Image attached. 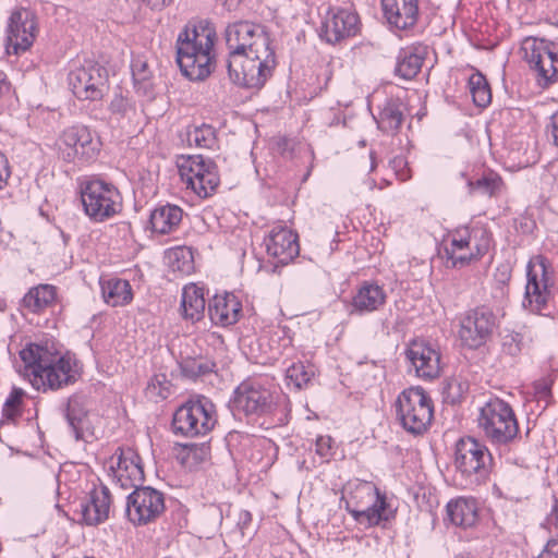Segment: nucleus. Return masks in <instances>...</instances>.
Instances as JSON below:
<instances>
[{
	"label": "nucleus",
	"mask_w": 558,
	"mask_h": 558,
	"mask_svg": "<svg viewBox=\"0 0 558 558\" xmlns=\"http://www.w3.org/2000/svg\"><path fill=\"white\" fill-rule=\"evenodd\" d=\"M36 29L34 14L31 11L21 9L11 14L8 26V41L15 53L26 51L33 45Z\"/></svg>",
	"instance_id": "21"
},
{
	"label": "nucleus",
	"mask_w": 558,
	"mask_h": 558,
	"mask_svg": "<svg viewBox=\"0 0 558 558\" xmlns=\"http://www.w3.org/2000/svg\"><path fill=\"white\" fill-rule=\"evenodd\" d=\"M425 54L426 48L422 46L402 49L395 69L396 75L405 81L414 78L423 65Z\"/></svg>",
	"instance_id": "28"
},
{
	"label": "nucleus",
	"mask_w": 558,
	"mask_h": 558,
	"mask_svg": "<svg viewBox=\"0 0 558 558\" xmlns=\"http://www.w3.org/2000/svg\"><path fill=\"white\" fill-rule=\"evenodd\" d=\"M371 159H372V167H371V169L373 170L375 168V161H374L373 154H371Z\"/></svg>",
	"instance_id": "58"
},
{
	"label": "nucleus",
	"mask_w": 558,
	"mask_h": 558,
	"mask_svg": "<svg viewBox=\"0 0 558 558\" xmlns=\"http://www.w3.org/2000/svg\"><path fill=\"white\" fill-rule=\"evenodd\" d=\"M531 338L522 332L511 331L502 337V353L510 356H518L530 345Z\"/></svg>",
	"instance_id": "38"
},
{
	"label": "nucleus",
	"mask_w": 558,
	"mask_h": 558,
	"mask_svg": "<svg viewBox=\"0 0 558 558\" xmlns=\"http://www.w3.org/2000/svg\"><path fill=\"white\" fill-rule=\"evenodd\" d=\"M538 558H558V541H548L545 549L539 554Z\"/></svg>",
	"instance_id": "51"
},
{
	"label": "nucleus",
	"mask_w": 558,
	"mask_h": 558,
	"mask_svg": "<svg viewBox=\"0 0 558 558\" xmlns=\"http://www.w3.org/2000/svg\"><path fill=\"white\" fill-rule=\"evenodd\" d=\"M179 172L186 186L202 198L211 196L220 183L217 165L202 155L184 158Z\"/></svg>",
	"instance_id": "13"
},
{
	"label": "nucleus",
	"mask_w": 558,
	"mask_h": 558,
	"mask_svg": "<svg viewBox=\"0 0 558 558\" xmlns=\"http://www.w3.org/2000/svg\"><path fill=\"white\" fill-rule=\"evenodd\" d=\"M57 298L56 287L39 284L32 288L23 298V305L33 313H39L51 306Z\"/></svg>",
	"instance_id": "33"
},
{
	"label": "nucleus",
	"mask_w": 558,
	"mask_h": 558,
	"mask_svg": "<svg viewBox=\"0 0 558 558\" xmlns=\"http://www.w3.org/2000/svg\"><path fill=\"white\" fill-rule=\"evenodd\" d=\"M386 293L381 287L365 282L353 296L352 306L355 312L369 313L378 310L386 302Z\"/></svg>",
	"instance_id": "29"
},
{
	"label": "nucleus",
	"mask_w": 558,
	"mask_h": 558,
	"mask_svg": "<svg viewBox=\"0 0 558 558\" xmlns=\"http://www.w3.org/2000/svg\"><path fill=\"white\" fill-rule=\"evenodd\" d=\"M381 7L387 22L398 29H408L417 22V0H381Z\"/></svg>",
	"instance_id": "24"
},
{
	"label": "nucleus",
	"mask_w": 558,
	"mask_h": 558,
	"mask_svg": "<svg viewBox=\"0 0 558 558\" xmlns=\"http://www.w3.org/2000/svg\"><path fill=\"white\" fill-rule=\"evenodd\" d=\"M110 504V490L102 485L93 489L88 498L80 502L76 512L87 525H96L108 519Z\"/></svg>",
	"instance_id": "23"
},
{
	"label": "nucleus",
	"mask_w": 558,
	"mask_h": 558,
	"mask_svg": "<svg viewBox=\"0 0 558 558\" xmlns=\"http://www.w3.org/2000/svg\"><path fill=\"white\" fill-rule=\"evenodd\" d=\"M25 392L22 388L14 387L3 404V416L14 421L21 415V405Z\"/></svg>",
	"instance_id": "41"
},
{
	"label": "nucleus",
	"mask_w": 558,
	"mask_h": 558,
	"mask_svg": "<svg viewBox=\"0 0 558 558\" xmlns=\"http://www.w3.org/2000/svg\"><path fill=\"white\" fill-rule=\"evenodd\" d=\"M182 209L177 205L166 204L156 207L149 217L153 231L160 234L174 231L182 220Z\"/></svg>",
	"instance_id": "27"
},
{
	"label": "nucleus",
	"mask_w": 558,
	"mask_h": 558,
	"mask_svg": "<svg viewBox=\"0 0 558 558\" xmlns=\"http://www.w3.org/2000/svg\"><path fill=\"white\" fill-rule=\"evenodd\" d=\"M81 201L85 214L95 222L113 217L122 207L118 189L101 180H90L82 184Z\"/></svg>",
	"instance_id": "10"
},
{
	"label": "nucleus",
	"mask_w": 558,
	"mask_h": 558,
	"mask_svg": "<svg viewBox=\"0 0 558 558\" xmlns=\"http://www.w3.org/2000/svg\"><path fill=\"white\" fill-rule=\"evenodd\" d=\"M469 88L475 106L487 107L492 101V90L486 77L480 73H473L469 78Z\"/></svg>",
	"instance_id": "36"
},
{
	"label": "nucleus",
	"mask_w": 558,
	"mask_h": 558,
	"mask_svg": "<svg viewBox=\"0 0 558 558\" xmlns=\"http://www.w3.org/2000/svg\"><path fill=\"white\" fill-rule=\"evenodd\" d=\"M230 405L232 411L262 416L274 411L276 401L272 392L259 381L245 380L234 390Z\"/></svg>",
	"instance_id": "16"
},
{
	"label": "nucleus",
	"mask_w": 558,
	"mask_h": 558,
	"mask_svg": "<svg viewBox=\"0 0 558 558\" xmlns=\"http://www.w3.org/2000/svg\"><path fill=\"white\" fill-rule=\"evenodd\" d=\"M347 509L353 519L365 527L385 525L395 518V510L388 504L386 495L371 482L349 484Z\"/></svg>",
	"instance_id": "5"
},
{
	"label": "nucleus",
	"mask_w": 558,
	"mask_h": 558,
	"mask_svg": "<svg viewBox=\"0 0 558 558\" xmlns=\"http://www.w3.org/2000/svg\"><path fill=\"white\" fill-rule=\"evenodd\" d=\"M58 147L61 158L66 162L77 158L88 160L98 151V142L94 141L87 126L73 125L62 132Z\"/></svg>",
	"instance_id": "18"
},
{
	"label": "nucleus",
	"mask_w": 558,
	"mask_h": 558,
	"mask_svg": "<svg viewBox=\"0 0 558 558\" xmlns=\"http://www.w3.org/2000/svg\"><path fill=\"white\" fill-rule=\"evenodd\" d=\"M72 93L83 100H99L108 90L109 74L105 66L94 61H85L68 75Z\"/></svg>",
	"instance_id": "14"
},
{
	"label": "nucleus",
	"mask_w": 558,
	"mask_h": 558,
	"mask_svg": "<svg viewBox=\"0 0 558 558\" xmlns=\"http://www.w3.org/2000/svg\"><path fill=\"white\" fill-rule=\"evenodd\" d=\"M24 363V376L36 389L57 390L75 381L74 362L61 355L52 344L29 343L20 352Z\"/></svg>",
	"instance_id": "2"
},
{
	"label": "nucleus",
	"mask_w": 558,
	"mask_h": 558,
	"mask_svg": "<svg viewBox=\"0 0 558 558\" xmlns=\"http://www.w3.org/2000/svg\"><path fill=\"white\" fill-rule=\"evenodd\" d=\"M226 66L230 80L244 88L260 89L272 75L276 66L275 52L271 47L265 52H253L243 58L227 59Z\"/></svg>",
	"instance_id": "7"
},
{
	"label": "nucleus",
	"mask_w": 558,
	"mask_h": 558,
	"mask_svg": "<svg viewBox=\"0 0 558 558\" xmlns=\"http://www.w3.org/2000/svg\"><path fill=\"white\" fill-rule=\"evenodd\" d=\"M390 167L396 172V175L401 181H407L411 178L408 162L403 156H396L390 160Z\"/></svg>",
	"instance_id": "46"
},
{
	"label": "nucleus",
	"mask_w": 558,
	"mask_h": 558,
	"mask_svg": "<svg viewBox=\"0 0 558 558\" xmlns=\"http://www.w3.org/2000/svg\"><path fill=\"white\" fill-rule=\"evenodd\" d=\"M447 517L451 523L461 527H471L477 521V507L474 499L458 498L447 505Z\"/></svg>",
	"instance_id": "31"
},
{
	"label": "nucleus",
	"mask_w": 558,
	"mask_h": 558,
	"mask_svg": "<svg viewBox=\"0 0 558 558\" xmlns=\"http://www.w3.org/2000/svg\"><path fill=\"white\" fill-rule=\"evenodd\" d=\"M190 143L201 148H211L216 143V130L209 124L195 126L187 133Z\"/></svg>",
	"instance_id": "39"
},
{
	"label": "nucleus",
	"mask_w": 558,
	"mask_h": 558,
	"mask_svg": "<svg viewBox=\"0 0 558 558\" xmlns=\"http://www.w3.org/2000/svg\"><path fill=\"white\" fill-rule=\"evenodd\" d=\"M477 422L486 440L497 448H508L521 439L512 407L499 398H490L481 408Z\"/></svg>",
	"instance_id": "4"
},
{
	"label": "nucleus",
	"mask_w": 558,
	"mask_h": 558,
	"mask_svg": "<svg viewBox=\"0 0 558 558\" xmlns=\"http://www.w3.org/2000/svg\"><path fill=\"white\" fill-rule=\"evenodd\" d=\"M228 59L252 56L253 52H265L270 47V37L266 28L250 21H236L228 24L225 31Z\"/></svg>",
	"instance_id": "11"
},
{
	"label": "nucleus",
	"mask_w": 558,
	"mask_h": 558,
	"mask_svg": "<svg viewBox=\"0 0 558 558\" xmlns=\"http://www.w3.org/2000/svg\"><path fill=\"white\" fill-rule=\"evenodd\" d=\"M548 522L558 529V498H555L551 511L547 518Z\"/></svg>",
	"instance_id": "54"
},
{
	"label": "nucleus",
	"mask_w": 558,
	"mask_h": 558,
	"mask_svg": "<svg viewBox=\"0 0 558 558\" xmlns=\"http://www.w3.org/2000/svg\"><path fill=\"white\" fill-rule=\"evenodd\" d=\"M215 40L216 32L207 24L184 27L177 39V62L183 75L192 81L209 76L215 63Z\"/></svg>",
	"instance_id": "3"
},
{
	"label": "nucleus",
	"mask_w": 558,
	"mask_h": 558,
	"mask_svg": "<svg viewBox=\"0 0 558 558\" xmlns=\"http://www.w3.org/2000/svg\"><path fill=\"white\" fill-rule=\"evenodd\" d=\"M11 84L4 72L0 71V99L10 93Z\"/></svg>",
	"instance_id": "53"
},
{
	"label": "nucleus",
	"mask_w": 558,
	"mask_h": 558,
	"mask_svg": "<svg viewBox=\"0 0 558 558\" xmlns=\"http://www.w3.org/2000/svg\"><path fill=\"white\" fill-rule=\"evenodd\" d=\"M181 371L185 377L196 378L198 376L210 373L211 366L206 362H202L195 359H187L181 363Z\"/></svg>",
	"instance_id": "44"
},
{
	"label": "nucleus",
	"mask_w": 558,
	"mask_h": 558,
	"mask_svg": "<svg viewBox=\"0 0 558 558\" xmlns=\"http://www.w3.org/2000/svg\"><path fill=\"white\" fill-rule=\"evenodd\" d=\"M151 9H159L166 5L169 0H144Z\"/></svg>",
	"instance_id": "55"
},
{
	"label": "nucleus",
	"mask_w": 558,
	"mask_h": 558,
	"mask_svg": "<svg viewBox=\"0 0 558 558\" xmlns=\"http://www.w3.org/2000/svg\"><path fill=\"white\" fill-rule=\"evenodd\" d=\"M360 31V19L347 9L331 10L323 23L320 36L329 44L355 36Z\"/></svg>",
	"instance_id": "20"
},
{
	"label": "nucleus",
	"mask_w": 558,
	"mask_h": 558,
	"mask_svg": "<svg viewBox=\"0 0 558 558\" xmlns=\"http://www.w3.org/2000/svg\"><path fill=\"white\" fill-rule=\"evenodd\" d=\"M536 395L539 398H548L551 393V386L546 380H541L535 385Z\"/></svg>",
	"instance_id": "52"
},
{
	"label": "nucleus",
	"mask_w": 558,
	"mask_h": 558,
	"mask_svg": "<svg viewBox=\"0 0 558 558\" xmlns=\"http://www.w3.org/2000/svg\"><path fill=\"white\" fill-rule=\"evenodd\" d=\"M522 50L524 52V60L529 63L530 68L536 72L539 64L544 61L553 62V51L547 47L544 40L527 39L524 41ZM553 66V64H549Z\"/></svg>",
	"instance_id": "35"
},
{
	"label": "nucleus",
	"mask_w": 558,
	"mask_h": 558,
	"mask_svg": "<svg viewBox=\"0 0 558 558\" xmlns=\"http://www.w3.org/2000/svg\"><path fill=\"white\" fill-rule=\"evenodd\" d=\"M405 357L417 377L433 380L440 376L441 354L437 345L423 339H414L408 344Z\"/></svg>",
	"instance_id": "19"
},
{
	"label": "nucleus",
	"mask_w": 558,
	"mask_h": 558,
	"mask_svg": "<svg viewBox=\"0 0 558 558\" xmlns=\"http://www.w3.org/2000/svg\"><path fill=\"white\" fill-rule=\"evenodd\" d=\"M217 423L215 404L204 396H197L183 403L173 414L172 428L175 434L186 437L206 435Z\"/></svg>",
	"instance_id": "9"
},
{
	"label": "nucleus",
	"mask_w": 558,
	"mask_h": 558,
	"mask_svg": "<svg viewBox=\"0 0 558 558\" xmlns=\"http://www.w3.org/2000/svg\"><path fill=\"white\" fill-rule=\"evenodd\" d=\"M242 304L233 293L216 294L208 305V314L216 325L230 326L241 316Z\"/></svg>",
	"instance_id": "25"
},
{
	"label": "nucleus",
	"mask_w": 558,
	"mask_h": 558,
	"mask_svg": "<svg viewBox=\"0 0 558 558\" xmlns=\"http://www.w3.org/2000/svg\"><path fill=\"white\" fill-rule=\"evenodd\" d=\"M526 277L527 283L523 305L527 306L531 312L542 314L554 296V269L546 258L538 256L535 262H529Z\"/></svg>",
	"instance_id": "12"
},
{
	"label": "nucleus",
	"mask_w": 558,
	"mask_h": 558,
	"mask_svg": "<svg viewBox=\"0 0 558 558\" xmlns=\"http://www.w3.org/2000/svg\"><path fill=\"white\" fill-rule=\"evenodd\" d=\"M542 64L538 65L536 73L539 78L544 81V83L547 85L548 83H551L554 78L556 77L558 73V56L553 52V66H550L547 61L544 60Z\"/></svg>",
	"instance_id": "45"
},
{
	"label": "nucleus",
	"mask_w": 558,
	"mask_h": 558,
	"mask_svg": "<svg viewBox=\"0 0 558 558\" xmlns=\"http://www.w3.org/2000/svg\"><path fill=\"white\" fill-rule=\"evenodd\" d=\"M547 136L558 146V111L550 117V122L547 125Z\"/></svg>",
	"instance_id": "49"
},
{
	"label": "nucleus",
	"mask_w": 558,
	"mask_h": 558,
	"mask_svg": "<svg viewBox=\"0 0 558 558\" xmlns=\"http://www.w3.org/2000/svg\"><path fill=\"white\" fill-rule=\"evenodd\" d=\"M114 468L121 487H134L126 500L128 519L135 525L155 521L165 511V496L150 486H142L144 470L141 457L131 448H118L111 458V469Z\"/></svg>",
	"instance_id": "1"
},
{
	"label": "nucleus",
	"mask_w": 558,
	"mask_h": 558,
	"mask_svg": "<svg viewBox=\"0 0 558 558\" xmlns=\"http://www.w3.org/2000/svg\"><path fill=\"white\" fill-rule=\"evenodd\" d=\"M449 244L444 247L446 266L463 268L480 260L489 250L490 233L482 227L462 226L448 234Z\"/></svg>",
	"instance_id": "6"
},
{
	"label": "nucleus",
	"mask_w": 558,
	"mask_h": 558,
	"mask_svg": "<svg viewBox=\"0 0 558 558\" xmlns=\"http://www.w3.org/2000/svg\"><path fill=\"white\" fill-rule=\"evenodd\" d=\"M331 442L332 439L329 436L318 437L316 441V452L322 457L328 456L331 450Z\"/></svg>",
	"instance_id": "48"
},
{
	"label": "nucleus",
	"mask_w": 558,
	"mask_h": 558,
	"mask_svg": "<svg viewBox=\"0 0 558 558\" xmlns=\"http://www.w3.org/2000/svg\"><path fill=\"white\" fill-rule=\"evenodd\" d=\"M493 458L487 447L473 437L458 440L454 465L463 476H475V481L485 480L490 471Z\"/></svg>",
	"instance_id": "15"
},
{
	"label": "nucleus",
	"mask_w": 558,
	"mask_h": 558,
	"mask_svg": "<svg viewBox=\"0 0 558 558\" xmlns=\"http://www.w3.org/2000/svg\"><path fill=\"white\" fill-rule=\"evenodd\" d=\"M201 453H202V459H205V458L208 456V453H209V448H208V447L203 446V447L201 448Z\"/></svg>",
	"instance_id": "57"
},
{
	"label": "nucleus",
	"mask_w": 558,
	"mask_h": 558,
	"mask_svg": "<svg viewBox=\"0 0 558 558\" xmlns=\"http://www.w3.org/2000/svg\"><path fill=\"white\" fill-rule=\"evenodd\" d=\"M101 292L104 301L111 306H123L133 299L132 288L128 280L111 278L101 280Z\"/></svg>",
	"instance_id": "32"
},
{
	"label": "nucleus",
	"mask_w": 558,
	"mask_h": 558,
	"mask_svg": "<svg viewBox=\"0 0 558 558\" xmlns=\"http://www.w3.org/2000/svg\"><path fill=\"white\" fill-rule=\"evenodd\" d=\"M496 316L486 306L468 311L460 319L459 338L469 349H478L493 336Z\"/></svg>",
	"instance_id": "17"
},
{
	"label": "nucleus",
	"mask_w": 558,
	"mask_h": 558,
	"mask_svg": "<svg viewBox=\"0 0 558 558\" xmlns=\"http://www.w3.org/2000/svg\"><path fill=\"white\" fill-rule=\"evenodd\" d=\"M206 301L203 289L195 284L185 286L182 291L181 314L184 319L192 323L204 317Z\"/></svg>",
	"instance_id": "30"
},
{
	"label": "nucleus",
	"mask_w": 558,
	"mask_h": 558,
	"mask_svg": "<svg viewBox=\"0 0 558 558\" xmlns=\"http://www.w3.org/2000/svg\"><path fill=\"white\" fill-rule=\"evenodd\" d=\"M502 180L495 172L484 174L475 181H469L471 192L481 195L495 196L500 192Z\"/></svg>",
	"instance_id": "37"
},
{
	"label": "nucleus",
	"mask_w": 558,
	"mask_h": 558,
	"mask_svg": "<svg viewBox=\"0 0 558 558\" xmlns=\"http://www.w3.org/2000/svg\"><path fill=\"white\" fill-rule=\"evenodd\" d=\"M87 400L82 395L68 399L64 415L76 440H85V433L90 428Z\"/></svg>",
	"instance_id": "26"
},
{
	"label": "nucleus",
	"mask_w": 558,
	"mask_h": 558,
	"mask_svg": "<svg viewBox=\"0 0 558 558\" xmlns=\"http://www.w3.org/2000/svg\"><path fill=\"white\" fill-rule=\"evenodd\" d=\"M396 414L401 426L412 435H422L434 415L430 397L420 386L404 389L396 400Z\"/></svg>",
	"instance_id": "8"
},
{
	"label": "nucleus",
	"mask_w": 558,
	"mask_h": 558,
	"mask_svg": "<svg viewBox=\"0 0 558 558\" xmlns=\"http://www.w3.org/2000/svg\"><path fill=\"white\" fill-rule=\"evenodd\" d=\"M10 177L9 162L4 154L0 153V191Z\"/></svg>",
	"instance_id": "50"
},
{
	"label": "nucleus",
	"mask_w": 558,
	"mask_h": 558,
	"mask_svg": "<svg viewBox=\"0 0 558 558\" xmlns=\"http://www.w3.org/2000/svg\"><path fill=\"white\" fill-rule=\"evenodd\" d=\"M265 243L268 255L282 265L293 260L300 253L298 234L283 226H275Z\"/></svg>",
	"instance_id": "22"
},
{
	"label": "nucleus",
	"mask_w": 558,
	"mask_h": 558,
	"mask_svg": "<svg viewBox=\"0 0 558 558\" xmlns=\"http://www.w3.org/2000/svg\"><path fill=\"white\" fill-rule=\"evenodd\" d=\"M171 383L165 374L155 375L147 385L146 391L149 397L167 399L170 396Z\"/></svg>",
	"instance_id": "43"
},
{
	"label": "nucleus",
	"mask_w": 558,
	"mask_h": 558,
	"mask_svg": "<svg viewBox=\"0 0 558 558\" xmlns=\"http://www.w3.org/2000/svg\"><path fill=\"white\" fill-rule=\"evenodd\" d=\"M377 126L386 133H396L403 122L402 104L397 100H388L380 109L376 118Z\"/></svg>",
	"instance_id": "34"
},
{
	"label": "nucleus",
	"mask_w": 558,
	"mask_h": 558,
	"mask_svg": "<svg viewBox=\"0 0 558 558\" xmlns=\"http://www.w3.org/2000/svg\"><path fill=\"white\" fill-rule=\"evenodd\" d=\"M132 75L134 85L138 92L148 95L153 90V83L150 81V72L148 71L145 62H135L132 64Z\"/></svg>",
	"instance_id": "40"
},
{
	"label": "nucleus",
	"mask_w": 558,
	"mask_h": 558,
	"mask_svg": "<svg viewBox=\"0 0 558 558\" xmlns=\"http://www.w3.org/2000/svg\"><path fill=\"white\" fill-rule=\"evenodd\" d=\"M314 372L308 369L304 364L295 363L287 369L286 376L290 383L298 389H301L311 381Z\"/></svg>",
	"instance_id": "42"
},
{
	"label": "nucleus",
	"mask_w": 558,
	"mask_h": 558,
	"mask_svg": "<svg viewBox=\"0 0 558 558\" xmlns=\"http://www.w3.org/2000/svg\"><path fill=\"white\" fill-rule=\"evenodd\" d=\"M241 520H243V524H246V522L251 521V514L250 512L245 511L241 514Z\"/></svg>",
	"instance_id": "56"
},
{
	"label": "nucleus",
	"mask_w": 558,
	"mask_h": 558,
	"mask_svg": "<svg viewBox=\"0 0 558 558\" xmlns=\"http://www.w3.org/2000/svg\"><path fill=\"white\" fill-rule=\"evenodd\" d=\"M110 111L114 114L125 116L131 109V105L126 98L121 95H116L110 102Z\"/></svg>",
	"instance_id": "47"
}]
</instances>
